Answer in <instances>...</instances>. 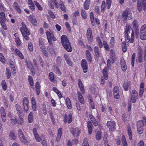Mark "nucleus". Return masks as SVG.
Segmentation results:
<instances>
[{
    "instance_id": "obj_1",
    "label": "nucleus",
    "mask_w": 146,
    "mask_h": 146,
    "mask_svg": "<svg viewBox=\"0 0 146 146\" xmlns=\"http://www.w3.org/2000/svg\"><path fill=\"white\" fill-rule=\"evenodd\" d=\"M61 43L65 49L68 52L72 51V49L69 40L65 35H62L61 37Z\"/></svg>"
},
{
    "instance_id": "obj_2",
    "label": "nucleus",
    "mask_w": 146,
    "mask_h": 146,
    "mask_svg": "<svg viewBox=\"0 0 146 146\" xmlns=\"http://www.w3.org/2000/svg\"><path fill=\"white\" fill-rule=\"evenodd\" d=\"M127 18L129 20L131 19L133 16L131 11L129 8H127L123 12L122 20L124 22H126Z\"/></svg>"
},
{
    "instance_id": "obj_3",
    "label": "nucleus",
    "mask_w": 146,
    "mask_h": 146,
    "mask_svg": "<svg viewBox=\"0 0 146 146\" xmlns=\"http://www.w3.org/2000/svg\"><path fill=\"white\" fill-rule=\"evenodd\" d=\"M21 25L22 27L20 28V31L25 39L27 40H28L30 39L29 36L30 35V34L26 27L25 23L23 22L22 23Z\"/></svg>"
},
{
    "instance_id": "obj_4",
    "label": "nucleus",
    "mask_w": 146,
    "mask_h": 146,
    "mask_svg": "<svg viewBox=\"0 0 146 146\" xmlns=\"http://www.w3.org/2000/svg\"><path fill=\"white\" fill-rule=\"evenodd\" d=\"M137 9L141 12L142 9L145 10L146 8V0H137Z\"/></svg>"
},
{
    "instance_id": "obj_5",
    "label": "nucleus",
    "mask_w": 146,
    "mask_h": 146,
    "mask_svg": "<svg viewBox=\"0 0 146 146\" xmlns=\"http://www.w3.org/2000/svg\"><path fill=\"white\" fill-rule=\"evenodd\" d=\"M18 135L22 143L26 144L27 142V141L24 136L22 131L21 129H19L18 131Z\"/></svg>"
},
{
    "instance_id": "obj_6",
    "label": "nucleus",
    "mask_w": 146,
    "mask_h": 146,
    "mask_svg": "<svg viewBox=\"0 0 146 146\" xmlns=\"http://www.w3.org/2000/svg\"><path fill=\"white\" fill-rule=\"evenodd\" d=\"M106 125L110 131H114L115 129L116 123L115 122L108 121Z\"/></svg>"
},
{
    "instance_id": "obj_7",
    "label": "nucleus",
    "mask_w": 146,
    "mask_h": 146,
    "mask_svg": "<svg viewBox=\"0 0 146 146\" xmlns=\"http://www.w3.org/2000/svg\"><path fill=\"white\" fill-rule=\"evenodd\" d=\"M138 98V94L137 92L135 90H133L131 93V101L132 103H135Z\"/></svg>"
},
{
    "instance_id": "obj_8",
    "label": "nucleus",
    "mask_w": 146,
    "mask_h": 146,
    "mask_svg": "<svg viewBox=\"0 0 146 146\" xmlns=\"http://www.w3.org/2000/svg\"><path fill=\"white\" fill-rule=\"evenodd\" d=\"M23 103L24 109L25 111L27 112L29 110L28 98L27 97H24L23 100Z\"/></svg>"
},
{
    "instance_id": "obj_9",
    "label": "nucleus",
    "mask_w": 146,
    "mask_h": 146,
    "mask_svg": "<svg viewBox=\"0 0 146 146\" xmlns=\"http://www.w3.org/2000/svg\"><path fill=\"white\" fill-rule=\"evenodd\" d=\"M70 132L73 135L78 137L80 133V130L78 127H76L75 128H71L70 129Z\"/></svg>"
},
{
    "instance_id": "obj_10",
    "label": "nucleus",
    "mask_w": 146,
    "mask_h": 146,
    "mask_svg": "<svg viewBox=\"0 0 146 146\" xmlns=\"http://www.w3.org/2000/svg\"><path fill=\"white\" fill-rule=\"evenodd\" d=\"M86 36L88 41L89 42H92L93 39L92 31L91 29L89 28L87 31Z\"/></svg>"
},
{
    "instance_id": "obj_11",
    "label": "nucleus",
    "mask_w": 146,
    "mask_h": 146,
    "mask_svg": "<svg viewBox=\"0 0 146 146\" xmlns=\"http://www.w3.org/2000/svg\"><path fill=\"white\" fill-rule=\"evenodd\" d=\"M81 66L82 68L83 72L86 73L87 72L88 66L87 62L85 59H83L81 61Z\"/></svg>"
},
{
    "instance_id": "obj_12",
    "label": "nucleus",
    "mask_w": 146,
    "mask_h": 146,
    "mask_svg": "<svg viewBox=\"0 0 146 146\" xmlns=\"http://www.w3.org/2000/svg\"><path fill=\"white\" fill-rule=\"evenodd\" d=\"M131 29V26L129 25H127L125 28V37L126 39H129V34H130V31Z\"/></svg>"
},
{
    "instance_id": "obj_13",
    "label": "nucleus",
    "mask_w": 146,
    "mask_h": 146,
    "mask_svg": "<svg viewBox=\"0 0 146 146\" xmlns=\"http://www.w3.org/2000/svg\"><path fill=\"white\" fill-rule=\"evenodd\" d=\"M0 113L2 121L5 122L6 120V114L5 110L3 107L1 108Z\"/></svg>"
},
{
    "instance_id": "obj_14",
    "label": "nucleus",
    "mask_w": 146,
    "mask_h": 146,
    "mask_svg": "<svg viewBox=\"0 0 146 146\" xmlns=\"http://www.w3.org/2000/svg\"><path fill=\"white\" fill-rule=\"evenodd\" d=\"M119 89L117 86H115L113 89V95L115 98L119 99Z\"/></svg>"
},
{
    "instance_id": "obj_15",
    "label": "nucleus",
    "mask_w": 146,
    "mask_h": 146,
    "mask_svg": "<svg viewBox=\"0 0 146 146\" xmlns=\"http://www.w3.org/2000/svg\"><path fill=\"white\" fill-rule=\"evenodd\" d=\"M72 121V117L71 113H69L68 116L67 115H65L64 119V121L65 123H66L67 122L69 124L71 123Z\"/></svg>"
},
{
    "instance_id": "obj_16",
    "label": "nucleus",
    "mask_w": 146,
    "mask_h": 146,
    "mask_svg": "<svg viewBox=\"0 0 146 146\" xmlns=\"http://www.w3.org/2000/svg\"><path fill=\"white\" fill-rule=\"evenodd\" d=\"M78 85L80 89L81 92L83 94L85 93V90L83 84L80 79H79L78 80Z\"/></svg>"
},
{
    "instance_id": "obj_17",
    "label": "nucleus",
    "mask_w": 146,
    "mask_h": 146,
    "mask_svg": "<svg viewBox=\"0 0 146 146\" xmlns=\"http://www.w3.org/2000/svg\"><path fill=\"white\" fill-rule=\"evenodd\" d=\"M92 123L91 121H88L87 123V127L88 129V134L91 135L93 131Z\"/></svg>"
},
{
    "instance_id": "obj_18",
    "label": "nucleus",
    "mask_w": 146,
    "mask_h": 146,
    "mask_svg": "<svg viewBox=\"0 0 146 146\" xmlns=\"http://www.w3.org/2000/svg\"><path fill=\"white\" fill-rule=\"evenodd\" d=\"M33 132L36 140L38 142H40L41 140V138L37 133L36 129V128H34L33 129Z\"/></svg>"
},
{
    "instance_id": "obj_19",
    "label": "nucleus",
    "mask_w": 146,
    "mask_h": 146,
    "mask_svg": "<svg viewBox=\"0 0 146 146\" xmlns=\"http://www.w3.org/2000/svg\"><path fill=\"white\" fill-rule=\"evenodd\" d=\"M120 63L122 70L125 72L127 69V66L123 58H121Z\"/></svg>"
},
{
    "instance_id": "obj_20",
    "label": "nucleus",
    "mask_w": 146,
    "mask_h": 146,
    "mask_svg": "<svg viewBox=\"0 0 146 146\" xmlns=\"http://www.w3.org/2000/svg\"><path fill=\"white\" fill-rule=\"evenodd\" d=\"M89 116L91 120V121L92 122L94 125L95 126H97L98 125L97 121L92 114L91 113L89 114Z\"/></svg>"
},
{
    "instance_id": "obj_21",
    "label": "nucleus",
    "mask_w": 146,
    "mask_h": 146,
    "mask_svg": "<svg viewBox=\"0 0 146 146\" xmlns=\"http://www.w3.org/2000/svg\"><path fill=\"white\" fill-rule=\"evenodd\" d=\"M77 94L78 98L80 103L82 104H84L85 103L84 99L81 93L80 92H78Z\"/></svg>"
},
{
    "instance_id": "obj_22",
    "label": "nucleus",
    "mask_w": 146,
    "mask_h": 146,
    "mask_svg": "<svg viewBox=\"0 0 146 146\" xmlns=\"http://www.w3.org/2000/svg\"><path fill=\"white\" fill-rule=\"evenodd\" d=\"M47 39H52L54 41L56 40V39L52 33L49 31H47L46 33Z\"/></svg>"
},
{
    "instance_id": "obj_23",
    "label": "nucleus",
    "mask_w": 146,
    "mask_h": 146,
    "mask_svg": "<svg viewBox=\"0 0 146 146\" xmlns=\"http://www.w3.org/2000/svg\"><path fill=\"white\" fill-rule=\"evenodd\" d=\"M27 2L29 6L31 9L32 11L35 10V7L34 2H33L32 0H28Z\"/></svg>"
},
{
    "instance_id": "obj_24",
    "label": "nucleus",
    "mask_w": 146,
    "mask_h": 146,
    "mask_svg": "<svg viewBox=\"0 0 146 146\" xmlns=\"http://www.w3.org/2000/svg\"><path fill=\"white\" fill-rule=\"evenodd\" d=\"M86 54L87 60L90 63H91L92 62V58L91 53L88 50H86Z\"/></svg>"
},
{
    "instance_id": "obj_25",
    "label": "nucleus",
    "mask_w": 146,
    "mask_h": 146,
    "mask_svg": "<svg viewBox=\"0 0 146 146\" xmlns=\"http://www.w3.org/2000/svg\"><path fill=\"white\" fill-rule=\"evenodd\" d=\"M13 7L16 11L19 13H21V11L18 3L16 2L13 3Z\"/></svg>"
},
{
    "instance_id": "obj_26",
    "label": "nucleus",
    "mask_w": 146,
    "mask_h": 146,
    "mask_svg": "<svg viewBox=\"0 0 146 146\" xmlns=\"http://www.w3.org/2000/svg\"><path fill=\"white\" fill-rule=\"evenodd\" d=\"M90 0H86L83 5L84 8L86 10H88L90 7Z\"/></svg>"
},
{
    "instance_id": "obj_27",
    "label": "nucleus",
    "mask_w": 146,
    "mask_h": 146,
    "mask_svg": "<svg viewBox=\"0 0 146 146\" xmlns=\"http://www.w3.org/2000/svg\"><path fill=\"white\" fill-rule=\"evenodd\" d=\"M31 104L33 110V111H35L36 110V105L35 99L34 97L31 98Z\"/></svg>"
},
{
    "instance_id": "obj_28",
    "label": "nucleus",
    "mask_w": 146,
    "mask_h": 146,
    "mask_svg": "<svg viewBox=\"0 0 146 146\" xmlns=\"http://www.w3.org/2000/svg\"><path fill=\"white\" fill-rule=\"evenodd\" d=\"M65 59L67 63L69 66H72V65L73 63L71 61L69 57L66 54L64 55Z\"/></svg>"
},
{
    "instance_id": "obj_29",
    "label": "nucleus",
    "mask_w": 146,
    "mask_h": 146,
    "mask_svg": "<svg viewBox=\"0 0 146 146\" xmlns=\"http://www.w3.org/2000/svg\"><path fill=\"white\" fill-rule=\"evenodd\" d=\"M29 19L31 23L35 26L37 25V22L35 17L33 16H30L29 17Z\"/></svg>"
},
{
    "instance_id": "obj_30",
    "label": "nucleus",
    "mask_w": 146,
    "mask_h": 146,
    "mask_svg": "<svg viewBox=\"0 0 146 146\" xmlns=\"http://www.w3.org/2000/svg\"><path fill=\"white\" fill-rule=\"evenodd\" d=\"M103 76L104 78L106 80H107L108 78V74L107 71V68L106 67H105L103 70Z\"/></svg>"
},
{
    "instance_id": "obj_31",
    "label": "nucleus",
    "mask_w": 146,
    "mask_h": 146,
    "mask_svg": "<svg viewBox=\"0 0 146 146\" xmlns=\"http://www.w3.org/2000/svg\"><path fill=\"white\" fill-rule=\"evenodd\" d=\"M94 51L95 55L97 58L99 57L100 56V53L99 52L98 47L96 46L94 48Z\"/></svg>"
},
{
    "instance_id": "obj_32",
    "label": "nucleus",
    "mask_w": 146,
    "mask_h": 146,
    "mask_svg": "<svg viewBox=\"0 0 146 146\" xmlns=\"http://www.w3.org/2000/svg\"><path fill=\"white\" fill-rule=\"evenodd\" d=\"M15 51L17 55L22 59L24 58L23 55L22 53L17 48H15Z\"/></svg>"
},
{
    "instance_id": "obj_33",
    "label": "nucleus",
    "mask_w": 146,
    "mask_h": 146,
    "mask_svg": "<svg viewBox=\"0 0 146 146\" xmlns=\"http://www.w3.org/2000/svg\"><path fill=\"white\" fill-rule=\"evenodd\" d=\"M62 129L61 128H59L57 136L56 138V141L57 142L60 140L62 134Z\"/></svg>"
},
{
    "instance_id": "obj_34",
    "label": "nucleus",
    "mask_w": 146,
    "mask_h": 146,
    "mask_svg": "<svg viewBox=\"0 0 146 146\" xmlns=\"http://www.w3.org/2000/svg\"><path fill=\"white\" fill-rule=\"evenodd\" d=\"M66 102L67 108L68 109H70L72 108L71 103L70 100L69 98H66Z\"/></svg>"
},
{
    "instance_id": "obj_35",
    "label": "nucleus",
    "mask_w": 146,
    "mask_h": 146,
    "mask_svg": "<svg viewBox=\"0 0 146 146\" xmlns=\"http://www.w3.org/2000/svg\"><path fill=\"white\" fill-rule=\"evenodd\" d=\"M96 138L97 140L99 141L102 139V133L100 131H98L96 135Z\"/></svg>"
},
{
    "instance_id": "obj_36",
    "label": "nucleus",
    "mask_w": 146,
    "mask_h": 146,
    "mask_svg": "<svg viewBox=\"0 0 146 146\" xmlns=\"http://www.w3.org/2000/svg\"><path fill=\"white\" fill-rule=\"evenodd\" d=\"M52 90L55 92L57 94L60 98H61L62 97V96L60 92L57 89L56 87H53L52 88Z\"/></svg>"
},
{
    "instance_id": "obj_37",
    "label": "nucleus",
    "mask_w": 146,
    "mask_h": 146,
    "mask_svg": "<svg viewBox=\"0 0 146 146\" xmlns=\"http://www.w3.org/2000/svg\"><path fill=\"white\" fill-rule=\"evenodd\" d=\"M96 41L98 42L99 47L101 48L103 47V43L102 41L98 36H97L96 38Z\"/></svg>"
},
{
    "instance_id": "obj_38",
    "label": "nucleus",
    "mask_w": 146,
    "mask_h": 146,
    "mask_svg": "<svg viewBox=\"0 0 146 146\" xmlns=\"http://www.w3.org/2000/svg\"><path fill=\"white\" fill-rule=\"evenodd\" d=\"M59 7L60 9L63 11L66 12V7L63 3L60 1L59 3Z\"/></svg>"
},
{
    "instance_id": "obj_39",
    "label": "nucleus",
    "mask_w": 146,
    "mask_h": 146,
    "mask_svg": "<svg viewBox=\"0 0 146 146\" xmlns=\"http://www.w3.org/2000/svg\"><path fill=\"white\" fill-rule=\"evenodd\" d=\"M81 14L82 17L84 19H85L87 18V13L85 10L82 9L81 11Z\"/></svg>"
},
{
    "instance_id": "obj_40",
    "label": "nucleus",
    "mask_w": 146,
    "mask_h": 146,
    "mask_svg": "<svg viewBox=\"0 0 146 146\" xmlns=\"http://www.w3.org/2000/svg\"><path fill=\"white\" fill-rule=\"evenodd\" d=\"M33 120V113L32 112H30L28 116V121L29 123H31Z\"/></svg>"
},
{
    "instance_id": "obj_41",
    "label": "nucleus",
    "mask_w": 146,
    "mask_h": 146,
    "mask_svg": "<svg viewBox=\"0 0 146 146\" xmlns=\"http://www.w3.org/2000/svg\"><path fill=\"white\" fill-rule=\"evenodd\" d=\"M128 134L130 140H131L132 139V133L131 128L130 127H128L127 129Z\"/></svg>"
},
{
    "instance_id": "obj_42",
    "label": "nucleus",
    "mask_w": 146,
    "mask_h": 146,
    "mask_svg": "<svg viewBox=\"0 0 146 146\" xmlns=\"http://www.w3.org/2000/svg\"><path fill=\"white\" fill-rule=\"evenodd\" d=\"M62 59L60 57L58 56L56 59V64L55 66H59L60 65Z\"/></svg>"
},
{
    "instance_id": "obj_43",
    "label": "nucleus",
    "mask_w": 146,
    "mask_h": 146,
    "mask_svg": "<svg viewBox=\"0 0 146 146\" xmlns=\"http://www.w3.org/2000/svg\"><path fill=\"white\" fill-rule=\"evenodd\" d=\"M15 132L13 131H11L9 134V136L10 138L13 140L15 139L16 138V136L15 135Z\"/></svg>"
},
{
    "instance_id": "obj_44",
    "label": "nucleus",
    "mask_w": 146,
    "mask_h": 146,
    "mask_svg": "<svg viewBox=\"0 0 146 146\" xmlns=\"http://www.w3.org/2000/svg\"><path fill=\"white\" fill-rule=\"evenodd\" d=\"M144 125L143 123V121L140 120L137 121V128H141V127H143V125Z\"/></svg>"
},
{
    "instance_id": "obj_45",
    "label": "nucleus",
    "mask_w": 146,
    "mask_h": 146,
    "mask_svg": "<svg viewBox=\"0 0 146 146\" xmlns=\"http://www.w3.org/2000/svg\"><path fill=\"white\" fill-rule=\"evenodd\" d=\"M122 48L123 51L125 52L127 50V47L126 43L125 42H123L122 43Z\"/></svg>"
},
{
    "instance_id": "obj_46",
    "label": "nucleus",
    "mask_w": 146,
    "mask_h": 146,
    "mask_svg": "<svg viewBox=\"0 0 146 146\" xmlns=\"http://www.w3.org/2000/svg\"><path fill=\"white\" fill-rule=\"evenodd\" d=\"M6 74L7 78L8 79H9L10 78L11 76V73L10 70L7 68H6Z\"/></svg>"
},
{
    "instance_id": "obj_47",
    "label": "nucleus",
    "mask_w": 146,
    "mask_h": 146,
    "mask_svg": "<svg viewBox=\"0 0 146 146\" xmlns=\"http://www.w3.org/2000/svg\"><path fill=\"white\" fill-rule=\"evenodd\" d=\"M140 33H146V25H144L142 26L140 30Z\"/></svg>"
},
{
    "instance_id": "obj_48",
    "label": "nucleus",
    "mask_w": 146,
    "mask_h": 146,
    "mask_svg": "<svg viewBox=\"0 0 146 146\" xmlns=\"http://www.w3.org/2000/svg\"><path fill=\"white\" fill-rule=\"evenodd\" d=\"M34 2L35 5L37 7L38 10L40 11L42 10V8L41 7V6L37 2V1H34Z\"/></svg>"
},
{
    "instance_id": "obj_49",
    "label": "nucleus",
    "mask_w": 146,
    "mask_h": 146,
    "mask_svg": "<svg viewBox=\"0 0 146 146\" xmlns=\"http://www.w3.org/2000/svg\"><path fill=\"white\" fill-rule=\"evenodd\" d=\"M0 61L3 64L6 62L4 57L2 53H0Z\"/></svg>"
},
{
    "instance_id": "obj_50",
    "label": "nucleus",
    "mask_w": 146,
    "mask_h": 146,
    "mask_svg": "<svg viewBox=\"0 0 146 146\" xmlns=\"http://www.w3.org/2000/svg\"><path fill=\"white\" fill-rule=\"evenodd\" d=\"M135 53H133L132 55L131 58V65L133 67L134 66L135 59Z\"/></svg>"
},
{
    "instance_id": "obj_51",
    "label": "nucleus",
    "mask_w": 146,
    "mask_h": 146,
    "mask_svg": "<svg viewBox=\"0 0 146 146\" xmlns=\"http://www.w3.org/2000/svg\"><path fill=\"white\" fill-rule=\"evenodd\" d=\"M1 85L4 90H5L7 89V85L5 80H3L1 82Z\"/></svg>"
},
{
    "instance_id": "obj_52",
    "label": "nucleus",
    "mask_w": 146,
    "mask_h": 146,
    "mask_svg": "<svg viewBox=\"0 0 146 146\" xmlns=\"http://www.w3.org/2000/svg\"><path fill=\"white\" fill-rule=\"evenodd\" d=\"M26 62L27 63V66L28 69H29L33 67L32 63L31 61H26Z\"/></svg>"
},
{
    "instance_id": "obj_53",
    "label": "nucleus",
    "mask_w": 146,
    "mask_h": 146,
    "mask_svg": "<svg viewBox=\"0 0 146 146\" xmlns=\"http://www.w3.org/2000/svg\"><path fill=\"white\" fill-rule=\"evenodd\" d=\"M103 45H104V47L105 49L107 51H109V48L108 44L105 41H104L103 42Z\"/></svg>"
},
{
    "instance_id": "obj_54",
    "label": "nucleus",
    "mask_w": 146,
    "mask_h": 146,
    "mask_svg": "<svg viewBox=\"0 0 146 146\" xmlns=\"http://www.w3.org/2000/svg\"><path fill=\"white\" fill-rule=\"evenodd\" d=\"M140 38L143 40H145L146 39V33H140Z\"/></svg>"
},
{
    "instance_id": "obj_55",
    "label": "nucleus",
    "mask_w": 146,
    "mask_h": 146,
    "mask_svg": "<svg viewBox=\"0 0 146 146\" xmlns=\"http://www.w3.org/2000/svg\"><path fill=\"white\" fill-rule=\"evenodd\" d=\"M49 76L50 80L51 82H54V74L52 72H50L49 74Z\"/></svg>"
},
{
    "instance_id": "obj_56",
    "label": "nucleus",
    "mask_w": 146,
    "mask_h": 146,
    "mask_svg": "<svg viewBox=\"0 0 146 146\" xmlns=\"http://www.w3.org/2000/svg\"><path fill=\"white\" fill-rule=\"evenodd\" d=\"M132 24L133 27L136 29H137L138 25L137 23V21L136 20H134L132 22Z\"/></svg>"
},
{
    "instance_id": "obj_57",
    "label": "nucleus",
    "mask_w": 146,
    "mask_h": 146,
    "mask_svg": "<svg viewBox=\"0 0 146 146\" xmlns=\"http://www.w3.org/2000/svg\"><path fill=\"white\" fill-rule=\"evenodd\" d=\"M54 69L55 70V72L56 74L59 75H60L61 74L60 71L58 68L57 66H54Z\"/></svg>"
},
{
    "instance_id": "obj_58",
    "label": "nucleus",
    "mask_w": 146,
    "mask_h": 146,
    "mask_svg": "<svg viewBox=\"0 0 146 146\" xmlns=\"http://www.w3.org/2000/svg\"><path fill=\"white\" fill-rule=\"evenodd\" d=\"M111 0H106V6L108 9H109L111 7Z\"/></svg>"
},
{
    "instance_id": "obj_59",
    "label": "nucleus",
    "mask_w": 146,
    "mask_h": 146,
    "mask_svg": "<svg viewBox=\"0 0 146 146\" xmlns=\"http://www.w3.org/2000/svg\"><path fill=\"white\" fill-rule=\"evenodd\" d=\"M106 2L105 1H103L102 2L101 7V10H103L104 11L106 9Z\"/></svg>"
},
{
    "instance_id": "obj_60",
    "label": "nucleus",
    "mask_w": 146,
    "mask_h": 146,
    "mask_svg": "<svg viewBox=\"0 0 146 146\" xmlns=\"http://www.w3.org/2000/svg\"><path fill=\"white\" fill-rule=\"evenodd\" d=\"M79 13L78 11H75L73 13L72 15V18H75L79 16Z\"/></svg>"
},
{
    "instance_id": "obj_61",
    "label": "nucleus",
    "mask_w": 146,
    "mask_h": 146,
    "mask_svg": "<svg viewBox=\"0 0 146 146\" xmlns=\"http://www.w3.org/2000/svg\"><path fill=\"white\" fill-rule=\"evenodd\" d=\"M82 145L83 146H89L88 140L86 138H85L84 139Z\"/></svg>"
},
{
    "instance_id": "obj_62",
    "label": "nucleus",
    "mask_w": 146,
    "mask_h": 146,
    "mask_svg": "<svg viewBox=\"0 0 146 146\" xmlns=\"http://www.w3.org/2000/svg\"><path fill=\"white\" fill-rule=\"evenodd\" d=\"M137 58L139 63H141L143 62V59L142 55H138Z\"/></svg>"
},
{
    "instance_id": "obj_63",
    "label": "nucleus",
    "mask_w": 146,
    "mask_h": 146,
    "mask_svg": "<svg viewBox=\"0 0 146 146\" xmlns=\"http://www.w3.org/2000/svg\"><path fill=\"white\" fill-rule=\"evenodd\" d=\"M28 48L29 50L31 51H32L33 50V46L32 44L31 43H29L28 44Z\"/></svg>"
},
{
    "instance_id": "obj_64",
    "label": "nucleus",
    "mask_w": 146,
    "mask_h": 146,
    "mask_svg": "<svg viewBox=\"0 0 146 146\" xmlns=\"http://www.w3.org/2000/svg\"><path fill=\"white\" fill-rule=\"evenodd\" d=\"M123 87L125 91H127L128 90V85L127 82H125L123 85Z\"/></svg>"
}]
</instances>
